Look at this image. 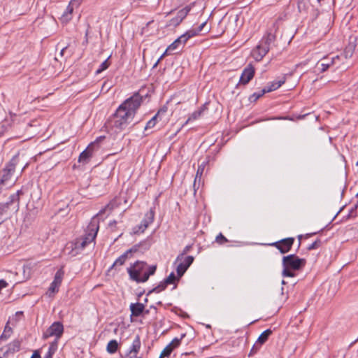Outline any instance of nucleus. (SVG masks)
I'll use <instances>...</instances> for the list:
<instances>
[{"label": "nucleus", "mask_w": 358, "mask_h": 358, "mask_svg": "<svg viewBox=\"0 0 358 358\" xmlns=\"http://www.w3.org/2000/svg\"><path fill=\"white\" fill-rule=\"evenodd\" d=\"M155 265L148 266L144 262H136L127 268L130 278L136 282H145L155 273Z\"/></svg>", "instance_id": "1"}, {"label": "nucleus", "mask_w": 358, "mask_h": 358, "mask_svg": "<svg viewBox=\"0 0 358 358\" xmlns=\"http://www.w3.org/2000/svg\"><path fill=\"white\" fill-rule=\"evenodd\" d=\"M306 264V260L303 258H299L296 255H289L284 256L282 260L283 277H294L295 271L302 269Z\"/></svg>", "instance_id": "2"}, {"label": "nucleus", "mask_w": 358, "mask_h": 358, "mask_svg": "<svg viewBox=\"0 0 358 358\" xmlns=\"http://www.w3.org/2000/svg\"><path fill=\"white\" fill-rule=\"evenodd\" d=\"M19 162V154L14 155L5 168L0 172V192L4 188L12 186L15 182L13 173Z\"/></svg>", "instance_id": "3"}, {"label": "nucleus", "mask_w": 358, "mask_h": 358, "mask_svg": "<svg viewBox=\"0 0 358 358\" xmlns=\"http://www.w3.org/2000/svg\"><path fill=\"white\" fill-rule=\"evenodd\" d=\"M99 220L96 217H93L83 237L76 239L75 242V248L77 250H83L88 244L95 240L99 231Z\"/></svg>", "instance_id": "4"}, {"label": "nucleus", "mask_w": 358, "mask_h": 358, "mask_svg": "<svg viewBox=\"0 0 358 358\" xmlns=\"http://www.w3.org/2000/svg\"><path fill=\"white\" fill-rule=\"evenodd\" d=\"M123 106H119L113 118L110 120V125L116 129L115 131L124 129L133 120L131 113L127 112Z\"/></svg>", "instance_id": "5"}, {"label": "nucleus", "mask_w": 358, "mask_h": 358, "mask_svg": "<svg viewBox=\"0 0 358 358\" xmlns=\"http://www.w3.org/2000/svg\"><path fill=\"white\" fill-rule=\"evenodd\" d=\"M143 96L138 93H135L132 96L126 99L120 106H123L127 112L131 113V116L134 117L136 110L141 105Z\"/></svg>", "instance_id": "6"}, {"label": "nucleus", "mask_w": 358, "mask_h": 358, "mask_svg": "<svg viewBox=\"0 0 358 358\" xmlns=\"http://www.w3.org/2000/svg\"><path fill=\"white\" fill-rule=\"evenodd\" d=\"M64 333V326L60 322H53L49 328L43 333V337L47 339L49 337L55 336L57 341L62 337Z\"/></svg>", "instance_id": "7"}, {"label": "nucleus", "mask_w": 358, "mask_h": 358, "mask_svg": "<svg viewBox=\"0 0 358 358\" xmlns=\"http://www.w3.org/2000/svg\"><path fill=\"white\" fill-rule=\"evenodd\" d=\"M294 242V238L289 237L274 242L271 245L275 246L282 254H285L291 250Z\"/></svg>", "instance_id": "8"}, {"label": "nucleus", "mask_w": 358, "mask_h": 358, "mask_svg": "<svg viewBox=\"0 0 358 358\" xmlns=\"http://www.w3.org/2000/svg\"><path fill=\"white\" fill-rule=\"evenodd\" d=\"M155 217V212L152 209H150L149 211H148L145 214V217L141 221V224L138 225L134 229L135 233L141 232L143 233L148 227V226L152 223L154 220Z\"/></svg>", "instance_id": "9"}, {"label": "nucleus", "mask_w": 358, "mask_h": 358, "mask_svg": "<svg viewBox=\"0 0 358 358\" xmlns=\"http://www.w3.org/2000/svg\"><path fill=\"white\" fill-rule=\"evenodd\" d=\"M103 138L104 137L101 136L99 138H97L94 142L91 143L87 146V148L80 153V155L79 156L78 162L80 163H83V164L87 163L88 162L89 159L92 157L94 148L96 145H97L98 142L99 141H101V139H103Z\"/></svg>", "instance_id": "10"}, {"label": "nucleus", "mask_w": 358, "mask_h": 358, "mask_svg": "<svg viewBox=\"0 0 358 358\" xmlns=\"http://www.w3.org/2000/svg\"><path fill=\"white\" fill-rule=\"evenodd\" d=\"M191 7L189 6H187L185 8H182L177 13V15L175 17H173L170 20L167 26L177 27L179 25L182 21L185 18L188 13L190 11Z\"/></svg>", "instance_id": "11"}, {"label": "nucleus", "mask_w": 358, "mask_h": 358, "mask_svg": "<svg viewBox=\"0 0 358 358\" xmlns=\"http://www.w3.org/2000/svg\"><path fill=\"white\" fill-rule=\"evenodd\" d=\"M194 259V258L193 256H187L178 264L176 267V272L178 278H181L189 266L193 263Z\"/></svg>", "instance_id": "12"}, {"label": "nucleus", "mask_w": 358, "mask_h": 358, "mask_svg": "<svg viewBox=\"0 0 358 358\" xmlns=\"http://www.w3.org/2000/svg\"><path fill=\"white\" fill-rule=\"evenodd\" d=\"M138 245H134L131 248L127 250L115 261L110 269H113L117 266H122L131 253L136 252L138 250Z\"/></svg>", "instance_id": "13"}, {"label": "nucleus", "mask_w": 358, "mask_h": 358, "mask_svg": "<svg viewBox=\"0 0 358 358\" xmlns=\"http://www.w3.org/2000/svg\"><path fill=\"white\" fill-rule=\"evenodd\" d=\"M254 75L255 68L252 64H249L243 71L239 82L243 85H246L253 78Z\"/></svg>", "instance_id": "14"}, {"label": "nucleus", "mask_w": 358, "mask_h": 358, "mask_svg": "<svg viewBox=\"0 0 358 358\" xmlns=\"http://www.w3.org/2000/svg\"><path fill=\"white\" fill-rule=\"evenodd\" d=\"M269 51L268 47H264L262 45V43H259V44L254 48L252 51V56L257 61H261L263 57L268 53Z\"/></svg>", "instance_id": "15"}, {"label": "nucleus", "mask_w": 358, "mask_h": 358, "mask_svg": "<svg viewBox=\"0 0 358 358\" xmlns=\"http://www.w3.org/2000/svg\"><path fill=\"white\" fill-rule=\"evenodd\" d=\"M336 59H338V56L332 57L331 58H324L321 62H318L317 65L321 72L327 71L331 66H332Z\"/></svg>", "instance_id": "16"}, {"label": "nucleus", "mask_w": 358, "mask_h": 358, "mask_svg": "<svg viewBox=\"0 0 358 358\" xmlns=\"http://www.w3.org/2000/svg\"><path fill=\"white\" fill-rule=\"evenodd\" d=\"M77 2L76 0H71L67 6L66 10L64 12L61 17V20L63 22H68L71 20V15L73 11V5Z\"/></svg>", "instance_id": "17"}, {"label": "nucleus", "mask_w": 358, "mask_h": 358, "mask_svg": "<svg viewBox=\"0 0 358 358\" xmlns=\"http://www.w3.org/2000/svg\"><path fill=\"white\" fill-rule=\"evenodd\" d=\"M21 343L19 340H14L6 346V350L3 352V356L6 357L9 354H13L20 350Z\"/></svg>", "instance_id": "18"}, {"label": "nucleus", "mask_w": 358, "mask_h": 358, "mask_svg": "<svg viewBox=\"0 0 358 358\" xmlns=\"http://www.w3.org/2000/svg\"><path fill=\"white\" fill-rule=\"evenodd\" d=\"M275 40V36L271 31H268L266 33V34L262 38V40L259 41L260 43H262V45H264V47H268V50L271 48V44L274 43Z\"/></svg>", "instance_id": "19"}, {"label": "nucleus", "mask_w": 358, "mask_h": 358, "mask_svg": "<svg viewBox=\"0 0 358 358\" xmlns=\"http://www.w3.org/2000/svg\"><path fill=\"white\" fill-rule=\"evenodd\" d=\"M272 331L269 329L264 331L259 338H257L256 343H255V347H261L263 344H264L269 336L271 335Z\"/></svg>", "instance_id": "20"}, {"label": "nucleus", "mask_w": 358, "mask_h": 358, "mask_svg": "<svg viewBox=\"0 0 358 358\" xmlns=\"http://www.w3.org/2000/svg\"><path fill=\"white\" fill-rule=\"evenodd\" d=\"M145 309V306L141 303H135L130 304V310L131 312V315L135 317L140 316Z\"/></svg>", "instance_id": "21"}, {"label": "nucleus", "mask_w": 358, "mask_h": 358, "mask_svg": "<svg viewBox=\"0 0 358 358\" xmlns=\"http://www.w3.org/2000/svg\"><path fill=\"white\" fill-rule=\"evenodd\" d=\"M205 108H206L205 106H203L199 109H198L197 110H195L194 112H193L189 116V117L185 121V122L182 124V127H184L185 125L187 124L188 122H189L194 121V120L199 119L201 116V115H202L203 112L204 111Z\"/></svg>", "instance_id": "22"}, {"label": "nucleus", "mask_w": 358, "mask_h": 358, "mask_svg": "<svg viewBox=\"0 0 358 358\" xmlns=\"http://www.w3.org/2000/svg\"><path fill=\"white\" fill-rule=\"evenodd\" d=\"M119 203L116 199L112 200L109 203H108L104 208L101 209L97 215H102L105 213L106 211H112L114 208L118 206Z\"/></svg>", "instance_id": "23"}, {"label": "nucleus", "mask_w": 358, "mask_h": 358, "mask_svg": "<svg viewBox=\"0 0 358 358\" xmlns=\"http://www.w3.org/2000/svg\"><path fill=\"white\" fill-rule=\"evenodd\" d=\"M58 348V343L57 340L52 341L49 346L48 351L44 358H52L53 355L56 352Z\"/></svg>", "instance_id": "24"}, {"label": "nucleus", "mask_w": 358, "mask_h": 358, "mask_svg": "<svg viewBox=\"0 0 358 358\" xmlns=\"http://www.w3.org/2000/svg\"><path fill=\"white\" fill-rule=\"evenodd\" d=\"M285 83V80H279L277 81H273L270 83V85L265 88L266 89L268 92L274 91L277 89H278L283 83Z\"/></svg>", "instance_id": "25"}, {"label": "nucleus", "mask_w": 358, "mask_h": 358, "mask_svg": "<svg viewBox=\"0 0 358 358\" xmlns=\"http://www.w3.org/2000/svg\"><path fill=\"white\" fill-rule=\"evenodd\" d=\"M205 166H206V162H203L202 164L199 165L198 169H197V171H196V173L195 179H194V187H196V183L197 180H199V182H200L201 176H202L203 173L204 171Z\"/></svg>", "instance_id": "26"}, {"label": "nucleus", "mask_w": 358, "mask_h": 358, "mask_svg": "<svg viewBox=\"0 0 358 358\" xmlns=\"http://www.w3.org/2000/svg\"><path fill=\"white\" fill-rule=\"evenodd\" d=\"M267 90L266 88H263L262 90H259V92H254L252 94H251L249 97V100L250 102H255L257 101L260 97H262L264 94L267 93Z\"/></svg>", "instance_id": "27"}, {"label": "nucleus", "mask_w": 358, "mask_h": 358, "mask_svg": "<svg viewBox=\"0 0 358 358\" xmlns=\"http://www.w3.org/2000/svg\"><path fill=\"white\" fill-rule=\"evenodd\" d=\"M182 45L180 43V40L178 38L176 39L171 45H169V47L166 48V51L163 54V55H165L168 53V52H171L178 50L180 48Z\"/></svg>", "instance_id": "28"}, {"label": "nucleus", "mask_w": 358, "mask_h": 358, "mask_svg": "<svg viewBox=\"0 0 358 358\" xmlns=\"http://www.w3.org/2000/svg\"><path fill=\"white\" fill-rule=\"evenodd\" d=\"M118 348V343L116 340H111L107 345L106 350L110 354L115 353Z\"/></svg>", "instance_id": "29"}, {"label": "nucleus", "mask_w": 358, "mask_h": 358, "mask_svg": "<svg viewBox=\"0 0 358 358\" xmlns=\"http://www.w3.org/2000/svg\"><path fill=\"white\" fill-rule=\"evenodd\" d=\"M13 329L8 324L5 327L2 334L0 336V341H6L10 337Z\"/></svg>", "instance_id": "30"}, {"label": "nucleus", "mask_w": 358, "mask_h": 358, "mask_svg": "<svg viewBox=\"0 0 358 358\" xmlns=\"http://www.w3.org/2000/svg\"><path fill=\"white\" fill-rule=\"evenodd\" d=\"M64 272L62 268H59L55 273L52 282L61 285Z\"/></svg>", "instance_id": "31"}, {"label": "nucleus", "mask_w": 358, "mask_h": 358, "mask_svg": "<svg viewBox=\"0 0 358 358\" xmlns=\"http://www.w3.org/2000/svg\"><path fill=\"white\" fill-rule=\"evenodd\" d=\"M167 283H165V280H164L162 282H161L157 287H154L152 289L150 290L148 293V295L150 294L155 292V293H159L162 291L164 290L167 286Z\"/></svg>", "instance_id": "32"}, {"label": "nucleus", "mask_w": 358, "mask_h": 358, "mask_svg": "<svg viewBox=\"0 0 358 358\" xmlns=\"http://www.w3.org/2000/svg\"><path fill=\"white\" fill-rule=\"evenodd\" d=\"M355 49V45L352 43H350L348 44V45L345 49V51H344L345 57L346 58L352 57Z\"/></svg>", "instance_id": "33"}, {"label": "nucleus", "mask_w": 358, "mask_h": 358, "mask_svg": "<svg viewBox=\"0 0 358 358\" xmlns=\"http://www.w3.org/2000/svg\"><path fill=\"white\" fill-rule=\"evenodd\" d=\"M8 210V203H4L0 206V224L6 220L3 217L6 215Z\"/></svg>", "instance_id": "34"}, {"label": "nucleus", "mask_w": 358, "mask_h": 358, "mask_svg": "<svg viewBox=\"0 0 358 358\" xmlns=\"http://www.w3.org/2000/svg\"><path fill=\"white\" fill-rule=\"evenodd\" d=\"M59 286V285L55 284L52 282L47 293L48 296L52 297L55 293L58 292Z\"/></svg>", "instance_id": "35"}, {"label": "nucleus", "mask_w": 358, "mask_h": 358, "mask_svg": "<svg viewBox=\"0 0 358 358\" xmlns=\"http://www.w3.org/2000/svg\"><path fill=\"white\" fill-rule=\"evenodd\" d=\"M185 334H182L180 338H173L168 345L170 346V348L173 350L175 348H178L180 345L181 341L185 337Z\"/></svg>", "instance_id": "36"}, {"label": "nucleus", "mask_w": 358, "mask_h": 358, "mask_svg": "<svg viewBox=\"0 0 358 358\" xmlns=\"http://www.w3.org/2000/svg\"><path fill=\"white\" fill-rule=\"evenodd\" d=\"M180 278H178V275L176 277L173 272L171 273L169 275L164 279L165 283L167 285H171L175 283L176 281L178 280Z\"/></svg>", "instance_id": "37"}, {"label": "nucleus", "mask_w": 358, "mask_h": 358, "mask_svg": "<svg viewBox=\"0 0 358 358\" xmlns=\"http://www.w3.org/2000/svg\"><path fill=\"white\" fill-rule=\"evenodd\" d=\"M109 57H108L105 61H103L101 65L99 66V68L96 70V73L99 74L103 71L104 70L107 69L108 66H110V63L108 62Z\"/></svg>", "instance_id": "38"}, {"label": "nucleus", "mask_w": 358, "mask_h": 358, "mask_svg": "<svg viewBox=\"0 0 358 358\" xmlns=\"http://www.w3.org/2000/svg\"><path fill=\"white\" fill-rule=\"evenodd\" d=\"M158 115H154L146 124L145 125V129H151V128H153L156 123H157V118H158Z\"/></svg>", "instance_id": "39"}, {"label": "nucleus", "mask_w": 358, "mask_h": 358, "mask_svg": "<svg viewBox=\"0 0 358 358\" xmlns=\"http://www.w3.org/2000/svg\"><path fill=\"white\" fill-rule=\"evenodd\" d=\"M19 202H20V199H18V195L13 194L10 196L9 201L8 202H6V203H8V207H9L10 205H11L14 203H17V207L18 208Z\"/></svg>", "instance_id": "40"}, {"label": "nucleus", "mask_w": 358, "mask_h": 358, "mask_svg": "<svg viewBox=\"0 0 358 358\" xmlns=\"http://www.w3.org/2000/svg\"><path fill=\"white\" fill-rule=\"evenodd\" d=\"M173 350L168 345L165 347V348L162 350V352L160 354L159 358H164L165 357H169Z\"/></svg>", "instance_id": "41"}, {"label": "nucleus", "mask_w": 358, "mask_h": 358, "mask_svg": "<svg viewBox=\"0 0 358 358\" xmlns=\"http://www.w3.org/2000/svg\"><path fill=\"white\" fill-rule=\"evenodd\" d=\"M215 241L220 244L223 245L228 242V240L226 237L223 236L222 233H220L215 238Z\"/></svg>", "instance_id": "42"}, {"label": "nucleus", "mask_w": 358, "mask_h": 358, "mask_svg": "<svg viewBox=\"0 0 358 358\" xmlns=\"http://www.w3.org/2000/svg\"><path fill=\"white\" fill-rule=\"evenodd\" d=\"M321 245V241L320 239H317L315 241H314L313 243L309 245L307 248L308 250H312L318 248Z\"/></svg>", "instance_id": "43"}, {"label": "nucleus", "mask_w": 358, "mask_h": 358, "mask_svg": "<svg viewBox=\"0 0 358 358\" xmlns=\"http://www.w3.org/2000/svg\"><path fill=\"white\" fill-rule=\"evenodd\" d=\"M192 248V246H191V245H187V246L183 249L182 252V253H181V254L178 257H177V259H176V262L181 261V260H182V259L183 258L184 255H185V254H187V253L189 251V250H190V248Z\"/></svg>", "instance_id": "44"}, {"label": "nucleus", "mask_w": 358, "mask_h": 358, "mask_svg": "<svg viewBox=\"0 0 358 358\" xmlns=\"http://www.w3.org/2000/svg\"><path fill=\"white\" fill-rule=\"evenodd\" d=\"M185 34L187 35V37H189V38L196 36L199 34L198 31H196V29H192L187 31Z\"/></svg>", "instance_id": "45"}, {"label": "nucleus", "mask_w": 358, "mask_h": 358, "mask_svg": "<svg viewBox=\"0 0 358 358\" xmlns=\"http://www.w3.org/2000/svg\"><path fill=\"white\" fill-rule=\"evenodd\" d=\"M178 40H180V43L182 46L186 43V42L189 39V37H187V35L185 33L180 36H179Z\"/></svg>", "instance_id": "46"}, {"label": "nucleus", "mask_w": 358, "mask_h": 358, "mask_svg": "<svg viewBox=\"0 0 358 358\" xmlns=\"http://www.w3.org/2000/svg\"><path fill=\"white\" fill-rule=\"evenodd\" d=\"M167 112V107L164 106L162 108H160L156 115H158V117H159L162 115L165 114Z\"/></svg>", "instance_id": "47"}, {"label": "nucleus", "mask_w": 358, "mask_h": 358, "mask_svg": "<svg viewBox=\"0 0 358 358\" xmlns=\"http://www.w3.org/2000/svg\"><path fill=\"white\" fill-rule=\"evenodd\" d=\"M206 21L203 22V23H201L196 29V31H198V33L199 34L202 29H203V27L206 26Z\"/></svg>", "instance_id": "48"}, {"label": "nucleus", "mask_w": 358, "mask_h": 358, "mask_svg": "<svg viewBox=\"0 0 358 358\" xmlns=\"http://www.w3.org/2000/svg\"><path fill=\"white\" fill-rule=\"evenodd\" d=\"M6 129L7 127L3 124L0 127V136H1L5 133Z\"/></svg>", "instance_id": "49"}, {"label": "nucleus", "mask_w": 358, "mask_h": 358, "mask_svg": "<svg viewBox=\"0 0 358 358\" xmlns=\"http://www.w3.org/2000/svg\"><path fill=\"white\" fill-rule=\"evenodd\" d=\"M261 347H255V345L252 346L250 355L252 353L257 352V351Z\"/></svg>", "instance_id": "50"}, {"label": "nucleus", "mask_w": 358, "mask_h": 358, "mask_svg": "<svg viewBox=\"0 0 358 358\" xmlns=\"http://www.w3.org/2000/svg\"><path fill=\"white\" fill-rule=\"evenodd\" d=\"M31 358H41V355L38 351H35Z\"/></svg>", "instance_id": "51"}, {"label": "nucleus", "mask_w": 358, "mask_h": 358, "mask_svg": "<svg viewBox=\"0 0 358 358\" xmlns=\"http://www.w3.org/2000/svg\"><path fill=\"white\" fill-rule=\"evenodd\" d=\"M117 224V222L115 220H113V221H111L109 224H108V226L110 227V228H113V227H115V225Z\"/></svg>", "instance_id": "52"}, {"label": "nucleus", "mask_w": 358, "mask_h": 358, "mask_svg": "<svg viewBox=\"0 0 358 358\" xmlns=\"http://www.w3.org/2000/svg\"><path fill=\"white\" fill-rule=\"evenodd\" d=\"M15 194H17L18 199H20V196L23 194V192L22 189H20V190L17 191V192L15 193Z\"/></svg>", "instance_id": "53"}, {"label": "nucleus", "mask_w": 358, "mask_h": 358, "mask_svg": "<svg viewBox=\"0 0 358 358\" xmlns=\"http://www.w3.org/2000/svg\"><path fill=\"white\" fill-rule=\"evenodd\" d=\"M301 4H302V0H299L298 2V8L300 11L301 10Z\"/></svg>", "instance_id": "54"}, {"label": "nucleus", "mask_w": 358, "mask_h": 358, "mask_svg": "<svg viewBox=\"0 0 358 358\" xmlns=\"http://www.w3.org/2000/svg\"><path fill=\"white\" fill-rule=\"evenodd\" d=\"M67 49V47H64L63 48L62 50H61V52H60V55L62 56L64 55V52L66 51V50Z\"/></svg>", "instance_id": "55"}, {"label": "nucleus", "mask_w": 358, "mask_h": 358, "mask_svg": "<svg viewBox=\"0 0 358 358\" xmlns=\"http://www.w3.org/2000/svg\"><path fill=\"white\" fill-rule=\"evenodd\" d=\"M172 12H173V11L171 10V11H170V12L167 13H166V16H167V15H169V14L172 13Z\"/></svg>", "instance_id": "56"}, {"label": "nucleus", "mask_w": 358, "mask_h": 358, "mask_svg": "<svg viewBox=\"0 0 358 358\" xmlns=\"http://www.w3.org/2000/svg\"><path fill=\"white\" fill-rule=\"evenodd\" d=\"M164 56V55H162L161 56V57H160V58H159V59H158V60H159H159H161V59H162Z\"/></svg>", "instance_id": "57"}, {"label": "nucleus", "mask_w": 358, "mask_h": 358, "mask_svg": "<svg viewBox=\"0 0 358 358\" xmlns=\"http://www.w3.org/2000/svg\"><path fill=\"white\" fill-rule=\"evenodd\" d=\"M158 62H159V60L155 63V66H156L157 65Z\"/></svg>", "instance_id": "58"}, {"label": "nucleus", "mask_w": 358, "mask_h": 358, "mask_svg": "<svg viewBox=\"0 0 358 358\" xmlns=\"http://www.w3.org/2000/svg\"><path fill=\"white\" fill-rule=\"evenodd\" d=\"M282 284H283V285H285V280H282Z\"/></svg>", "instance_id": "59"}, {"label": "nucleus", "mask_w": 358, "mask_h": 358, "mask_svg": "<svg viewBox=\"0 0 358 358\" xmlns=\"http://www.w3.org/2000/svg\"><path fill=\"white\" fill-rule=\"evenodd\" d=\"M356 165L358 166V161L357 162Z\"/></svg>", "instance_id": "60"}, {"label": "nucleus", "mask_w": 358, "mask_h": 358, "mask_svg": "<svg viewBox=\"0 0 358 358\" xmlns=\"http://www.w3.org/2000/svg\"><path fill=\"white\" fill-rule=\"evenodd\" d=\"M317 1L320 3L321 1V0H317Z\"/></svg>", "instance_id": "61"}, {"label": "nucleus", "mask_w": 358, "mask_h": 358, "mask_svg": "<svg viewBox=\"0 0 358 358\" xmlns=\"http://www.w3.org/2000/svg\"><path fill=\"white\" fill-rule=\"evenodd\" d=\"M136 358H142V357H136Z\"/></svg>", "instance_id": "62"}, {"label": "nucleus", "mask_w": 358, "mask_h": 358, "mask_svg": "<svg viewBox=\"0 0 358 358\" xmlns=\"http://www.w3.org/2000/svg\"><path fill=\"white\" fill-rule=\"evenodd\" d=\"M357 196H358V192H357Z\"/></svg>", "instance_id": "63"}]
</instances>
